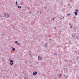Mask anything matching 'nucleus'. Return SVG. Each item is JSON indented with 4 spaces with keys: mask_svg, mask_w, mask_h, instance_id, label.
<instances>
[{
    "mask_svg": "<svg viewBox=\"0 0 79 79\" xmlns=\"http://www.w3.org/2000/svg\"><path fill=\"white\" fill-rule=\"evenodd\" d=\"M37 74V72L36 71L34 72L33 73V76H35V75H36Z\"/></svg>",
    "mask_w": 79,
    "mask_h": 79,
    "instance_id": "nucleus-1",
    "label": "nucleus"
},
{
    "mask_svg": "<svg viewBox=\"0 0 79 79\" xmlns=\"http://www.w3.org/2000/svg\"><path fill=\"white\" fill-rule=\"evenodd\" d=\"M39 60H41L42 59V57H40V56H39L38 57Z\"/></svg>",
    "mask_w": 79,
    "mask_h": 79,
    "instance_id": "nucleus-2",
    "label": "nucleus"
},
{
    "mask_svg": "<svg viewBox=\"0 0 79 79\" xmlns=\"http://www.w3.org/2000/svg\"><path fill=\"white\" fill-rule=\"evenodd\" d=\"M74 13H75V15L76 16H77V13L76 12H75Z\"/></svg>",
    "mask_w": 79,
    "mask_h": 79,
    "instance_id": "nucleus-3",
    "label": "nucleus"
},
{
    "mask_svg": "<svg viewBox=\"0 0 79 79\" xmlns=\"http://www.w3.org/2000/svg\"><path fill=\"white\" fill-rule=\"evenodd\" d=\"M61 76H62V75L61 74H60L59 75V77H61Z\"/></svg>",
    "mask_w": 79,
    "mask_h": 79,
    "instance_id": "nucleus-4",
    "label": "nucleus"
},
{
    "mask_svg": "<svg viewBox=\"0 0 79 79\" xmlns=\"http://www.w3.org/2000/svg\"><path fill=\"white\" fill-rule=\"evenodd\" d=\"M13 62H10V64L11 65H13Z\"/></svg>",
    "mask_w": 79,
    "mask_h": 79,
    "instance_id": "nucleus-5",
    "label": "nucleus"
},
{
    "mask_svg": "<svg viewBox=\"0 0 79 79\" xmlns=\"http://www.w3.org/2000/svg\"><path fill=\"white\" fill-rule=\"evenodd\" d=\"M18 8H21V6H18Z\"/></svg>",
    "mask_w": 79,
    "mask_h": 79,
    "instance_id": "nucleus-6",
    "label": "nucleus"
},
{
    "mask_svg": "<svg viewBox=\"0 0 79 79\" xmlns=\"http://www.w3.org/2000/svg\"><path fill=\"white\" fill-rule=\"evenodd\" d=\"M13 51H15V48H13Z\"/></svg>",
    "mask_w": 79,
    "mask_h": 79,
    "instance_id": "nucleus-7",
    "label": "nucleus"
},
{
    "mask_svg": "<svg viewBox=\"0 0 79 79\" xmlns=\"http://www.w3.org/2000/svg\"><path fill=\"white\" fill-rule=\"evenodd\" d=\"M70 15V14H69L67 15V16H69Z\"/></svg>",
    "mask_w": 79,
    "mask_h": 79,
    "instance_id": "nucleus-8",
    "label": "nucleus"
},
{
    "mask_svg": "<svg viewBox=\"0 0 79 79\" xmlns=\"http://www.w3.org/2000/svg\"><path fill=\"white\" fill-rule=\"evenodd\" d=\"M13 60H11L10 61V63H12V62H13Z\"/></svg>",
    "mask_w": 79,
    "mask_h": 79,
    "instance_id": "nucleus-9",
    "label": "nucleus"
},
{
    "mask_svg": "<svg viewBox=\"0 0 79 79\" xmlns=\"http://www.w3.org/2000/svg\"><path fill=\"white\" fill-rule=\"evenodd\" d=\"M15 3H16V5H17V4H18V2H17V1H16V2H15Z\"/></svg>",
    "mask_w": 79,
    "mask_h": 79,
    "instance_id": "nucleus-10",
    "label": "nucleus"
},
{
    "mask_svg": "<svg viewBox=\"0 0 79 79\" xmlns=\"http://www.w3.org/2000/svg\"><path fill=\"white\" fill-rule=\"evenodd\" d=\"M15 43L16 44H17V43H18V42L17 41H15Z\"/></svg>",
    "mask_w": 79,
    "mask_h": 79,
    "instance_id": "nucleus-11",
    "label": "nucleus"
},
{
    "mask_svg": "<svg viewBox=\"0 0 79 79\" xmlns=\"http://www.w3.org/2000/svg\"><path fill=\"white\" fill-rule=\"evenodd\" d=\"M77 11H78V10H76V11L77 12Z\"/></svg>",
    "mask_w": 79,
    "mask_h": 79,
    "instance_id": "nucleus-12",
    "label": "nucleus"
},
{
    "mask_svg": "<svg viewBox=\"0 0 79 79\" xmlns=\"http://www.w3.org/2000/svg\"><path fill=\"white\" fill-rule=\"evenodd\" d=\"M70 27H71V28H72L73 27V26H71Z\"/></svg>",
    "mask_w": 79,
    "mask_h": 79,
    "instance_id": "nucleus-13",
    "label": "nucleus"
},
{
    "mask_svg": "<svg viewBox=\"0 0 79 79\" xmlns=\"http://www.w3.org/2000/svg\"><path fill=\"white\" fill-rule=\"evenodd\" d=\"M53 19V20H54V19H55L53 18V19Z\"/></svg>",
    "mask_w": 79,
    "mask_h": 79,
    "instance_id": "nucleus-14",
    "label": "nucleus"
},
{
    "mask_svg": "<svg viewBox=\"0 0 79 79\" xmlns=\"http://www.w3.org/2000/svg\"><path fill=\"white\" fill-rule=\"evenodd\" d=\"M69 25H70V26H71V23H69Z\"/></svg>",
    "mask_w": 79,
    "mask_h": 79,
    "instance_id": "nucleus-15",
    "label": "nucleus"
},
{
    "mask_svg": "<svg viewBox=\"0 0 79 79\" xmlns=\"http://www.w3.org/2000/svg\"><path fill=\"white\" fill-rule=\"evenodd\" d=\"M18 45H19V43H18Z\"/></svg>",
    "mask_w": 79,
    "mask_h": 79,
    "instance_id": "nucleus-16",
    "label": "nucleus"
},
{
    "mask_svg": "<svg viewBox=\"0 0 79 79\" xmlns=\"http://www.w3.org/2000/svg\"><path fill=\"white\" fill-rule=\"evenodd\" d=\"M5 15H6V14H5Z\"/></svg>",
    "mask_w": 79,
    "mask_h": 79,
    "instance_id": "nucleus-17",
    "label": "nucleus"
},
{
    "mask_svg": "<svg viewBox=\"0 0 79 79\" xmlns=\"http://www.w3.org/2000/svg\"><path fill=\"white\" fill-rule=\"evenodd\" d=\"M55 79H56V78H55Z\"/></svg>",
    "mask_w": 79,
    "mask_h": 79,
    "instance_id": "nucleus-18",
    "label": "nucleus"
},
{
    "mask_svg": "<svg viewBox=\"0 0 79 79\" xmlns=\"http://www.w3.org/2000/svg\"><path fill=\"white\" fill-rule=\"evenodd\" d=\"M64 76H65V75H64Z\"/></svg>",
    "mask_w": 79,
    "mask_h": 79,
    "instance_id": "nucleus-19",
    "label": "nucleus"
}]
</instances>
